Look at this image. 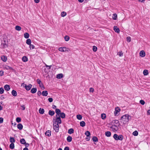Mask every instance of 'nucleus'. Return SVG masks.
I'll use <instances>...</instances> for the list:
<instances>
[{"mask_svg":"<svg viewBox=\"0 0 150 150\" xmlns=\"http://www.w3.org/2000/svg\"><path fill=\"white\" fill-rule=\"evenodd\" d=\"M131 119V117L128 114H126L121 117L120 120V122L123 124H125L128 122L129 120H130Z\"/></svg>","mask_w":150,"mask_h":150,"instance_id":"1","label":"nucleus"},{"mask_svg":"<svg viewBox=\"0 0 150 150\" xmlns=\"http://www.w3.org/2000/svg\"><path fill=\"white\" fill-rule=\"evenodd\" d=\"M56 119L54 120L53 123H55L56 124H60L62 123V120L59 116H56Z\"/></svg>","mask_w":150,"mask_h":150,"instance_id":"2","label":"nucleus"},{"mask_svg":"<svg viewBox=\"0 0 150 150\" xmlns=\"http://www.w3.org/2000/svg\"><path fill=\"white\" fill-rule=\"evenodd\" d=\"M113 137L116 140H120L122 141L123 138V136L122 135H118L116 134H115L113 136Z\"/></svg>","mask_w":150,"mask_h":150,"instance_id":"3","label":"nucleus"},{"mask_svg":"<svg viewBox=\"0 0 150 150\" xmlns=\"http://www.w3.org/2000/svg\"><path fill=\"white\" fill-rule=\"evenodd\" d=\"M53 129L55 131V132H57L59 130V125L58 124L55 123H53Z\"/></svg>","mask_w":150,"mask_h":150,"instance_id":"4","label":"nucleus"},{"mask_svg":"<svg viewBox=\"0 0 150 150\" xmlns=\"http://www.w3.org/2000/svg\"><path fill=\"white\" fill-rule=\"evenodd\" d=\"M32 86V85L30 84H29L28 85H25L24 87L27 91H29L30 89Z\"/></svg>","mask_w":150,"mask_h":150,"instance_id":"5","label":"nucleus"},{"mask_svg":"<svg viewBox=\"0 0 150 150\" xmlns=\"http://www.w3.org/2000/svg\"><path fill=\"white\" fill-rule=\"evenodd\" d=\"M120 111V109L118 107H117L115 108V110L114 111V114L115 116L117 115L118 113Z\"/></svg>","mask_w":150,"mask_h":150,"instance_id":"6","label":"nucleus"},{"mask_svg":"<svg viewBox=\"0 0 150 150\" xmlns=\"http://www.w3.org/2000/svg\"><path fill=\"white\" fill-rule=\"evenodd\" d=\"M146 54L144 50H141L139 52V55L141 57H144L145 56Z\"/></svg>","mask_w":150,"mask_h":150,"instance_id":"7","label":"nucleus"},{"mask_svg":"<svg viewBox=\"0 0 150 150\" xmlns=\"http://www.w3.org/2000/svg\"><path fill=\"white\" fill-rule=\"evenodd\" d=\"M4 41V43H3V48H5L8 47V41H6V40L4 39H3Z\"/></svg>","mask_w":150,"mask_h":150,"instance_id":"8","label":"nucleus"},{"mask_svg":"<svg viewBox=\"0 0 150 150\" xmlns=\"http://www.w3.org/2000/svg\"><path fill=\"white\" fill-rule=\"evenodd\" d=\"M37 83L39 84V86L40 87L42 88L43 87V84L42 83V82L40 81V80L39 79H38L37 80Z\"/></svg>","mask_w":150,"mask_h":150,"instance_id":"9","label":"nucleus"},{"mask_svg":"<svg viewBox=\"0 0 150 150\" xmlns=\"http://www.w3.org/2000/svg\"><path fill=\"white\" fill-rule=\"evenodd\" d=\"M55 112L56 113V116H59L61 112V110L59 109H56L55 110Z\"/></svg>","mask_w":150,"mask_h":150,"instance_id":"10","label":"nucleus"},{"mask_svg":"<svg viewBox=\"0 0 150 150\" xmlns=\"http://www.w3.org/2000/svg\"><path fill=\"white\" fill-rule=\"evenodd\" d=\"M114 30L115 31V32H117V33H119L120 31V30L116 26H114Z\"/></svg>","mask_w":150,"mask_h":150,"instance_id":"11","label":"nucleus"},{"mask_svg":"<svg viewBox=\"0 0 150 150\" xmlns=\"http://www.w3.org/2000/svg\"><path fill=\"white\" fill-rule=\"evenodd\" d=\"M4 88L7 91H9L10 89V86L8 85H6L4 86Z\"/></svg>","mask_w":150,"mask_h":150,"instance_id":"12","label":"nucleus"},{"mask_svg":"<svg viewBox=\"0 0 150 150\" xmlns=\"http://www.w3.org/2000/svg\"><path fill=\"white\" fill-rule=\"evenodd\" d=\"M17 128L19 130H21L23 128V126L21 124H18L17 125Z\"/></svg>","mask_w":150,"mask_h":150,"instance_id":"13","label":"nucleus"},{"mask_svg":"<svg viewBox=\"0 0 150 150\" xmlns=\"http://www.w3.org/2000/svg\"><path fill=\"white\" fill-rule=\"evenodd\" d=\"M63 77V75L62 74H58L57 75L56 77L58 79H61Z\"/></svg>","mask_w":150,"mask_h":150,"instance_id":"14","label":"nucleus"},{"mask_svg":"<svg viewBox=\"0 0 150 150\" xmlns=\"http://www.w3.org/2000/svg\"><path fill=\"white\" fill-rule=\"evenodd\" d=\"M59 116L60 117H61L62 118H64L65 117V114L64 112H61Z\"/></svg>","mask_w":150,"mask_h":150,"instance_id":"15","label":"nucleus"},{"mask_svg":"<svg viewBox=\"0 0 150 150\" xmlns=\"http://www.w3.org/2000/svg\"><path fill=\"white\" fill-rule=\"evenodd\" d=\"M1 60L4 62H6L7 60V58L5 56H2L1 57Z\"/></svg>","mask_w":150,"mask_h":150,"instance_id":"16","label":"nucleus"},{"mask_svg":"<svg viewBox=\"0 0 150 150\" xmlns=\"http://www.w3.org/2000/svg\"><path fill=\"white\" fill-rule=\"evenodd\" d=\"M22 60L23 62H26L28 61V59L26 56H24L22 58Z\"/></svg>","mask_w":150,"mask_h":150,"instance_id":"17","label":"nucleus"},{"mask_svg":"<svg viewBox=\"0 0 150 150\" xmlns=\"http://www.w3.org/2000/svg\"><path fill=\"white\" fill-rule=\"evenodd\" d=\"M42 94L43 96H46L48 95L47 91H43L42 92Z\"/></svg>","mask_w":150,"mask_h":150,"instance_id":"18","label":"nucleus"},{"mask_svg":"<svg viewBox=\"0 0 150 150\" xmlns=\"http://www.w3.org/2000/svg\"><path fill=\"white\" fill-rule=\"evenodd\" d=\"M44 110L43 108H40L39 110V112L41 114H43L44 113Z\"/></svg>","mask_w":150,"mask_h":150,"instance_id":"19","label":"nucleus"},{"mask_svg":"<svg viewBox=\"0 0 150 150\" xmlns=\"http://www.w3.org/2000/svg\"><path fill=\"white\" fill-rule=\"evenodd\" d=\"M11 94L12 95L14 96H16L17 95V93L16 91L14 90H13L12 91Z\"/></svg>","mask_w":150,"mask_h":150,"instance_id":"20","label":"nucleus"},{"mask_svg":"<svg viewBox=\"0 0 150 150\" xmlns=\"http://www.w3.org/2000/svg\"><path fill=\"white\" fill-rule=\"evenodd\" d=\"M111 128L115 131H117L118 129V128L117 125H113L111 127Z\"/></svg>","mask_w":150,"mask_h":150,"instance_id":"21","label":"nucleus"},{"mask_svg":"<svg viewBox=\"0 0 150 150\" xmlns=\"http://www.w3.org/2000/svg\"><path fill=\"white\" fill-rule=\"evenodd\" d=\"M45 134L46 136H47L48 137H50L51 136V132L49 130L47 131L45 133Z\"/></svg>","mask_w":150,"mask_h":150,"instance_id":"22","label":"nucleus"},{"mask_svg":"<svg viewBox=\"0 0 150 150\" xmlns=\"http://www.w3.org/2000/svg\"><path fill=\"white\" fill-rule=\"evenodd\" d=\"M48 113L51 116H53L55 112L54 111L50 110L49 111Z\"/></svg>","mask_w":150,"mask_h":150,"instance_id":"23","label":"nucleus"},{"mask_svg":"<svg viewBox=\"0 0 150 150\" xmlns=\"http://www.w3.org/2000/svg\"><path fill=\"white\" fill-rule=\"evenodd\" d=\"M37 90L36 88H33L31 90V92L32 93H35L36 92Z\"/></svg>","mask_w":150,"mask_h":150,"instance_id":"24","label":"nucleus"},{"mask_svg":"<svg viewBox=\"0 0 150 150\" xmlns=\"http://www.w3.org/2000/svg\"><path fill=\"white\" fill-rule=\"evenodd\" d=\"M105 135L107 137H110L111 136V133L110 131H107L105 132Z\"/></svg>","mask_w":150,"mask_h":150,"instance_id":"25","label":"nucleus"},{"mask_svg":"<svg viewBox=\"0 0 150 150\" xmlns=\"http://www.w3.org/2000/svg\"><path fill=\"white\" fill-rule=\"evenodd\" d=\"M67 141L68 142H70L71 141L72 138L70 136H68L67 138Z\"/></svg>","mask_w":150,"mask_h":150,"instance_id":"26","label":"nucleus"},{"mask_svg":"<svg viewBox=\"0 0 150 150\" xmlns=\"http://www.w3.org/2000/svg\"><path fill=\"white\" fill-rule=\"evenodd\" d=\"M101 118L103 119L104 120L106 118V115L105 114L102 113L101 114Z\"/></svg>","mask_w":150,"mask_h":150,"instance_id":"27","label":"nucleus"},{"mask_svg":"<svg viewBox=\"0 0 150 150\" xmlns=\"http://www.w3.org/2000/svg\"><path fill=\"white\" fill-rule=\"evenodd\" d=\"M24 36L25 38L27 39L29 37V35L28 33H25L24 34Z\"/></svg>","mask_w":150,"mask_h":150,"instance_id":"28","label":"nucleus"},{"mask_svg":"<svg viewBox=\"0 0 150 150\" xmlns=\"http://www.w3.org/2000/svg\"><path fill=\"white\" fill-rule=\"evenodd\" d=\"M80 124L81 126L84 127L85 126L86 123L84 121H82L80 122Z\"/></svg>","mask_w":150,"mask_h":150,"instance_id":"29","label":"nucleus"},{"mask_svg":"<svg viewBox=\"0 0 150 150\" xmlns=\"http://www.w3.org/2000/svg\"><path fill=\"white\" fill-rule=\"evenodd\" d=\"M20 142L21 144H25L26 143V142L25 139L23 138L21 139L20 140Z\"/></svg>","mask_w":150,"mask_h":150,"instance_id":"30","label":"nucleus"},{"mask_svg":"<svg viewBox=\"0 0 150 150\" xmlns=\"http://www.w3.org/2000/svg\"><path fill=\"white\" fill-rule=\"evenodd\" d=\"M5 69H6V70H8L9 69H11V70H12L13 71H14V69H13L12 67H10V66H6L5 67Z\"/></svg>","mask_w":150,"mask_h":150,"instance_id":"31","label":"nucleus"},{"mask_svg":"<svg viewBox=\"0 0 150 150\" xmlns=\"http://www.w3.org/2000/svg\"><path fill=\"white\" fill-rule=\"evenodd\" d=\"M74 132V130L72 128L69 129L68 131V133L69 134H71Z\"/></svg>","mask_w":150,"mask_h":150,"instance_id":"32","label":"nucleus"},{"mask_svg":"<svg viewBox=\"0 0 150 150\" xmlns=\"http://www.w3.org/2000/svg\"><path fill=\"white\" fill-rule=\"evenodd\" d=\"M64 49H66L64 47H61L59 48V50L60 52H63L65 51V50H64Z\"/></svg>","mask_w":150,"mask_h":150,"instance_id":"33","label":"nucleus"},{"mask_svg":"<svg viewBox=\"0 0 150 150\" xmlns=\"http://www.w3.org/2000/svg\"><path fill=\"white\" fill-rule=\"evenodd\" d=\"M10 142L11 143H13L15 142V140L14 138L11 137H10Z\"/></svg>","mask_w":150,"mask_h":150,"instance_id":"34","label":"nucleus"},{"mask_svg":"<svg viewBox=\"0 0 150 150\" xmlns=\"http://www.w3.org/2000/svg\"><path fill=\"white\" fill-rule=\"evenodd\" d=\"M92 140L94 142H98V139L95 136L93 137Z\"/></svg>","mask_w":150,"mask_h":150,"instance_id":"35","label":"nucleus"},{"mask_svg":"<svg viewBox=\"0 0 150 150\" xmlns=\"http://www.w3.org/2000/svg\"><path fill=\"white\" fill-rule=\"evenodd\" d=\"M15 29L16 30H18V31H20L21 30V27L18 25H16L15 27Z\"/></svg>","mask_w":150,"mask_h":150,"instance_id":"36","label":"nucleus"},{"mask_svg":"<svg viewBox=\"0 0 150 150\" xmlns=\"http://www.w3.org/2000/svg\"><path fill=\"white\" fill-rule=\"evenodd\" d=\"M31 42V40L30 39H27L26 41V43L28 45H29Z\"/></svg>","mask_w":150,"mask_h":150,"instance_id":"37","label":"nucleus"},{"mask_svg":"<svg viewBox=\"0 0 150 150\" xmlns=\"http://www.w3.org/2000/svg\"><path fill=\"white\" fill-rule=\"evenodd\" d=\"M117 15L116 14L114 13L113 14L112 19L114 20H116L117 19Z\"/></svg>","mask_w":150,"mask_h":150,"instance_id":"38","label":"nucleus"},{"mask_svg":"<svg viewBox=\"0 0 150 150\" xmlns=\"http://www.w3.org/2000/svg\"><path fill=\"white\" fill-rule=\"evenodd\" d=\"M9 147L10 149H13L14 148V144L13 143H11Z\"/></svg>","mask_w":150,"mask_h":150,"instance_id":"39","label":"nucleus"},{"mask_svg":"<svg viewBox=\"0 0 150 150\" xmlns=\"http://www.w3.org/2000/svg\"><path fill=\"white\" fill-rule=\"evenodd\" d=\"M85 135L87 136V137H88L90 136L91 135L90 132L88 131H87L85 133Z\"/></svg>","mask_w":150,"mask_h":150,"instance_id":"40","label":"nucleus"},{"mask_svg":"<svg viewBox=\"0 0 150 150\" xmlns=\"http://www.w3.org/2000/svg\"><path fill=\"white\" fill-rule=\"evenodd\" d=\"M66 15V13L64 11H63L61 13V16L62 17H64Z\"/></svg>","mask_w":150,"mask_h":150,"instance_id":"41","label":"nucleus"},{"mask_svg":"<svg viewBox=\"0 0 150 150\" xmlns=\"http://www.w3.org/2000/svg\"><path fill=\"white\" fill-rule=\"evenodd\" d=\"M76 117L77 119L79 120H81L82 118V116L79 114L77 115Z\"/></svg>","mask_w":150,"mask_h":150,"instance_id":"42","label":"nucleus"},{"mask_svg":"<svg viewBox=\"0 0 150 150\" xmlns=\"http://www.w3.org/2000/svg\"><path fill=\"white\" fill-rule=\"evenodd\" d=\"M138 133L137 131H135L132 133V134L134 136H137L138 135Z\"/></svg>","mask_w":150,"mask_h":150,"instance_id":"43","label":"nucleus"},{"mask_svg":"<svg viewBox=\"0 0 150 150\" xmlns=\"http://www.w3.org/2000/svg\"><path fill=\"white\" fill-rule=\"evenodd\" d=\"M143 73L144 75H147L148 74V71L147 70H144Z\"/></svg>","mask_w":150,"mask_h":150,"instance_id":"44","label":"nucleus"},{"mask_svg":"<svg viewBox=\"0 0 150 150\" xmlns=\"http://www.w3.org/2000/svg\"><path fill=\"white\" fill-rule=\"evenodd\" d=\"M64 39L66 41H68L69 39V36L66 35L64 37Z\"/></svg>","mask_w":150,"mask_h":150,"instance_id":"45","label":"nucleus"},{"mask_svg":"<svg viewBox=\"0 0 150 150\" xmlns=\"http://www.w3.org/2000/svg\"><path fill=\"white\" fill-rule=\"evenodd\" d=\"M16 120L17 122L19 123L21 122V119L20 117H18L16 118Z\"/></svg>","mask_w":150,"mask_h":150,"instance_id":"46","label":"nucleus"},{"mask_svg":"<svg viewBox=\"0 0 150 150\" xmlns=\"http://www.w3.org/2000/svg\"><path fill=\"white\" fill-rule=\"evenodd\" d=\"M4 88L2 87L0 88V93L2 94L4 93Z\"/></svg>","mask_w":150,"mask_h":150,"instance_id":"47","label":"nucleus"},{"mask_svg":"<svg viewBox=\"0 0 150 150\" xmlns=\"http://www.w3.org/2000/svg\"><path fill=\"white\" fill-rule=\"evenodd\" d=\"M140 103L142 105H144L145 103L144 101L143 100H141L139 101Z\"/></svg>","mask_w":150,"mask_h":150,"instance_id":"48","label":"nucleus"},{"mask_svg":"<svg viewBox=\"0 0 150 150\" xmlns=\"http://www.w3.org/2000/svg\"><path fill=\"white\" fill-rule=\"evenodd\" d=\"M97 50V48L96 46H94L93 47V51L96 52Z\"/></svg>","mask_w":150,"mask_h":150,"instance_id":"49","label":"nucleus"},{"mask_svg":"<svg viewBox=\"0 0 150 150\" xmlns=\"http://www.w3.org/2000/svg\"><path fill=\"white\" fill-rule=\"evenodd\" d=\"M127 42H130L131 41V38L130 37H128L127 38Z\"/></svg>","mask_w":150,"mask_h":150,"instance_id":"50","label":"nucleus"},{"mask_svg":"<svg viewBox=\"0 0 150 150\" xmlns=\"http://www.w3.org/2000/svg\"><path fill=\"white\" fill-rule=\"evenodd\" d=\"M120 57H121L123 55V54L122 53V51L120 52H118L117 54Z\"/></svg>","mask_w":150,"mask_h":150,"instance_id":"51","label":"nucleus"},{"mask_svg":"<svg viewBox=\"0 0 150 150\" xmlns=\"http://www.w3.org/2000/svg\"><path fill=\"white\" fill-rule=\"evenodd\" d=\"M30 49L32 48V49H33L35 48L34 46L32 44H30Z\"/></svg>","mask_w":150,"mask_h":150,"instance_id":"52","label":"nucleus"},{"mask_svg":"<svg viewBox=\"0 0 150 150\" xmlns=\"http://www.w3.org/2000/svg\"><path fill=\"white\" fill-rule=\"evenodd\" d=\"M48 100L51 103L52 102L53 100L52 98H50L48 99Z\"/></svg>","mask_w":150,"mask_h":150,"instance_id":"53","label":"nucleus"},{"mask_svg":"<svg viewBox=\"0 0 150 150\" xmlns=\"http://www.w3.org/2000/svg\"><path fill=\"white\" fill-rule=\"evenodd\" d=\"M4 72L3 71H0V76H2L4 75Z\"/></svg>","mask_w":150,"mask_h":150,"instance_id":"54","label":"nucleus"},{"mask_svg":"<svg viewBox=\"0 0 150 150\" xmlns=\"http://www.w3.org/2000/svg\"><path fill=\"white\" fill-rule=\"evenodd\" d=\"M94 90L93 88H90L89 91L90 92H93L94 91Z\"/></svg>","mask_w":150,"mask_h":150,"instance_id":"55","label":"nucleus"},{"mask_svg":"<svg viewBox=\"0 0 150 150\" xmlns=\"http://www.w3.org/2000/svg\"><path fill=\"white\" fill-rule=\"evenodd\" d=\"M3 122V118L2 117H0V123H2Z\"/></svg>","mask_w":150,"mask_h":150,"instance_id":"56","label":"nucleus"},{"mask_svg":"<svg viewBox=\"0 0 150 150\" xmlns=\"http://www.w3.org/2000/svg\"><path fill=\"white\" fill-rule=\"evenodd\" d=\"M21 107L22 108V109L23 110H24L25 109V105H21Z\"/></svg>","mask_w":150,"mask_h":150,"instance_id":"57","label":"nucleus"},{"mask_svg":"<svg viewBox=\"0 0 150 150\" xmlns=\"http://www.w3.org/2000/svg\"><path fill=\"white\" fill-rule=\"evenodd\" d=\"M37 94L38 96H40L41 94V92L40 91H38L37 93Z\"/></svg>","mask_w":150,"mask_h":150,"instance_id":"58","label":"nucleus"},{"mask_svg":"<svg viewBox=\"0 0 150 150\" xmlns=\"http://www.w3.org/2000/svg\"><path fill=\"white\" fill-rule=\"evenodd\" d=\"M64 150H69V148L68 146H66L64 148Z\"/></svg>","mask_w":150,"mask_h":150,"instance_id":"59","label":"nucleus"},{"mask_svg":"<svg viewBox=\"0 0 150 150\" xmlns=\"http://www.w3.org/2000/svg\"><path fill=\"white\" fill-rule=\"evenodd\" d=\"M24 144H25V146L26 148L28 147L29 146V144L28 143H26Z\"/></svg>","mask_w":150,"mask_h":150,"instance_id":"60","label":"nucleus"},{"mask_svg":"<svg viewBox=\"0 0 150 150\" xmlns=\"http://www.w3.org/2000/svg\"><path fill=\"white\" fill-rule=\"evenodd\" d=\"M45 66L47 67H49V69H50L51 68V65L48 66V65H47L46 64H45Z\"/></svg>","mask_w":150,"mask_h":150,"instance_id":"61","label":"nucleus"},{"mask_svg":"<svg viewBox=\"0 0 150 150\" xmlns=\"http://www.w3.org/2000/svg\"><path fill=\"white\" fill-rule=\"evenodd\" d=\"M34 1L36 3H38L40 1V0H34Z\"/></svg>","mask_w":150,"mask_h":150,"instance_id":"62","label":"nucleus"},{"mask_svg":"<svg viewBox=\"0 0 150 150\" xmlns=\"http://www.w3.org/2000/svg\"><path fill=\"white\" fill-rule=\"evenodd\" d=\"M150 114V110H148L147 111V114L148 115H149Z\"/></svg>","mask_w":150,"mask_h":150,"instance_id":"63","label":"nucleus"},{"mask_svg":"<svg viewBox=\"0 0 150 150\" xmlns=\"http://www.w3.org/2000/svg\"><path fill=\"white\" fill-rule=\"evenodd\" d=\"M56 107H57V106L54 105H53L52 106V108L53 109H55V108H56Z\"/></svg>","mask_w":150,"mask_h":150,"instance_id":"64","label":"nucleus"}]
</instances>
